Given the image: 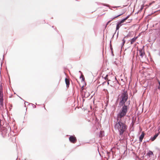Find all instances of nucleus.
Returning a JSON list of instances; mask_svg holds the SVG:
<instances>
[{"instance_id":"obj_1","label":"nucleus","mask_w":160,"mask_h":160,"mask_svg":"<svg viewBox=\"0 0 160 160\" xmlns=\"http://www.w3.org/2000/svg\"><path fill=\"white\" fill-rule=\"evenodd\" d=\"M117 122L114 125V128L115 129L118 130L119 132L120 135H122L127 129V127L125 123L120 121V120L118 121V119Z\"/></svg>"},{"instance_id":"obj_2","label":"nucleus","mask_w":160,"mask_h":160,"mask_svg":"<svg viewBox=\"0 0 160 160\" xmlns=\"http://www.w3.org/2000/svg\"><path fill=\"white\" fill-rule=\"evenodd\" d=\"M128 99V95L127 91L124 90L120 96V101L119 105L122 106L125 104V103Z\"/></svg>"},{"instance_id":"obj_3","label":"nucleus","mask_w":160,"mask_h":160,"mask_svg":"<svg viewBox=\"0 0 160 160\" xmlns=\"http://www.w3.org/2000/svg\"><path fill=\"white\" fill-rule=\"evenodd\" d=\"M122 106V107L120 109L119 112L118 114V117L119 118H121L125 116L128 111V105L124 104Z\"/></svg>"},{"instance_id":"obj_4","label":"nucleus","mask_w":160,"mask_h":160,"mask_svg":"<svg viewBox=\"0 0 160 160\" xmlns=\"http://www.w3.org/2000/svg\"><path fill=\"white\" fill-rule=\"evenodd\" d=\"M69 139L70 142L72 143H75L77 141L76 138L74 135L70 136Z\"/></svg>"},{"instance_id":"obj_5","label":"nucleus","mask_w":160,"mask_h":160,"mask_svg":"<svg viewBox=\"0 0 160 160\" xmlns=\"http://www.w3.org/2000/svg\"><path fill=\"white\" fill-rule=\"evenodd\" d=\"M90 95L89 93L88 92H82V98H87Z\"/></svg>"},{"instance_id":"obj_6","label":"nucleus","mask_w":160,"mask_h":160,"mask_svg":"<svg viewBox=\"0 0 160 160\" xmlns=\"http://www.w3.org/2000/svg\"><path fill=\"white\" fill-rule=\"evenodd\" d=\"M123 23V22L121 20L117 22L116 27V31L119 29L120 27L122 26V23Z\"/></svg>"},{"instance_id":"obj_7","label":"nucleus","mask_w":160,"mask_h":160,"mask_svg":"<svg viewBox=\"0 0 160 160\" xmlns=\"http://www.w3.org/2000/svg\"><path fill=\"white\" fill-rule=\"evenodd\" d=\"M160 133V132H159L157 133H156L150 139V140H151L152 141H154L156 138L158 137V136L159 135Z\"/></svg>"},{"instance_id":"obj_8","label":"nucleus","mask_w":160,"mask_h":160,"mask_svg":"<svg viewBox=\"0 0 160 160\" xmlns=\"http://www.w3.org/2000/svg\"><path fill=\"white\" fill-rule=\"evenodd\" d=\"M3 94L2 92L0 91V102L1 105H3Z\"/></svg>"},{"instance_id":"obj_9","label":"nucleus","mask_w":160,"mask_h":160,"mask_svg":"<svg viewBox=\"0 0 160 160\" xmlns=\"http://www.w3.org/2000/svg\"><path fill=\"white\" fill-rule=\"evenodd\" d=\"M144 47H143V48ZM139 52L140 53V56L142 57V58L144 55L145 54V53L144 52V50L143 49H140L139 50Z\"/></svg>"},{"instance_id":"obj_10","label":"nucleus","mask_w":160,"mask_h":160,"mask_svg":"<svg viewBox=\"0 0 160 160\" xmlns=\"http://www.w3.org/2000/svg\"><path fill=\"white\" fill-rule=\"evenodd\" d=\"M126 11V10H125V9H123L122 10V13L115 17H112V18H111V21L112 20L114 19L117 18V17H118L120 16H121V15H122L123 14H124L125 12Z\"/></svg>"},{"instance_id":"obj_11","label":"nucleus","mask_w":160,"mask_h":160,"mask_svg":"<svg viewBox=\"0 0 160 160\" xmlns=\"http://www.w3.org/2000/svg\"><path fill=\"white\" fill-rule=\"evenodd\" d=\"M129 36V35H128L125 36V37H124V38L122 39V42L121 45L122 48L123 47V46L124 45V44L126 42V40L125 39V38H127Z\"/></svg>"},{"instance_id":"obj_12","label":"nucleus","mask_w":160,"mask_h":160,"mask_svg":"<svg viewBox=\"0 0 160 160\" xmlns=\"http://www.w3.org/2000/svg\"><path fill=\"white\" fill-rule=\"evenodd\" d=\"M65 82L66 85V87L67 88H68L69 87L70 84V81L69 79H68L66 78L65 79Z\"/></svg>"},{"instance_id":"obj_13","label":"nucleus","mask_w":160,"mask_h":160,"mask_svg":"<svg viewBox=\"0 0 160 160\" xmlns=\"http://www.w3.org/2000/svg\"><path fill=\"white\" fill-rule=\"evenodd\" d=\"M138 38V36H137L136 37H134L133 38H132V39H131L130 40L131 44H132L134 43V42L136 41V39Z\"/></svg>"},{"instance_id":"obj_14","label":"nucleus","mask_w":160,"mask_h":160,"mask_svg":"<svg viewBox=\"0 0 160 160\" xmlns=\"http://www.w3.org/2000/svg\"><path fill=\"white\" fill-rule=\"evenodd\" d=\"M147 155L149 157H152V155L153 156L154 154L152 151H149L147 153Z\"/></svg>"},{"instance_id":"obj_15","label":"nucleus","mask_w":160,"mask_h":160,"mask_svg":"<svg viewBox=\"0 0 160 160\" xmlns=\"http://www.w3.org/2000/svg\"><path fill=\"white\" fill-rule=\"evenodd\" d=\"M144 3H143V4L141 6V8L140 9V10H139L137 13H136V14L137 13L138 14L139 12H141L142 11V10L143 9V8L144 7Z\"/></svg>"},{"instance_id":"obj_16","label":"nucleus","mask_w":160,"mask_h":160,"mask_svg":"<svg viewBox=\"0 0 160 160\" xmlns=\"http://www.w3.org/2000/svg\"><path fill=\"white\" fill-rule=\"evenodd\" d=\"M97 3L98 4V5L101 4H102V5H103V6H106L107 7H108V8H110L109 7V5L103 4V3H101L100 2H97Z\"/></svg>"},{"instance_id":"obj_17","label":"nucleus","mask_w":160,"mask_h":160,"mask_svg":"<svg viewBox=\"0 0 160 160\" xmlns=\"http://www.w3.org/2000/svg\"><path fill=\"white\" fill-rule=\"evenodd\" d=\"M145 135V133L143 132H142L141 134L139 136V137L143 139Z\"/></svg>"},{"instance_id":"obj_18","label":"nucleus","mask_w":160,"mask_h":160,"mask_svg":"<svg viewBox=\"0 0 160 160\" xmlns=\"http://www.w3.org/2000/svg\"><path fill=\"white\" fill-rule=\"evenodd\" d=\"M104 136V132L102 131H100L99 133V137H102Z\"/></svg>"},{"instance_id":"obj_19","label":"nucleus","mask_w":160,"mask_h":160,"mask_svg":"<svg viewBox=\"0 0 160 160\" xmlns=\"http://www.w3.org/2000/svg\"><path fill=\"white\" fill-rule=\"evenodd\" d=\"M130 15H128V16H126L125 18H123L122 19H121V20L124 22L130 16Z\"/></svg>"},{"instance_id":"obj_20","label":"nucleus","mask_w":160,"mask_h":160,"mask_svg":"<svg viewBox=\"0 0 160 160\" xmlns=\"http://www.w3.org/2000/svg\"><path fill=\"white\" fill-rule=\"evenodd\" d=\"M104 90L105 91H106V92H105V93L107 95L108 93V91L107 89H104ZM109 97L108 95H107V98L108 99V101L107 102H109Z\"/></svg>"},{"instance_id":"obj_21","label":"nucleus","mask_w":160,"mask_h":160,"mask_svg":"<svg viewBox=\"0 0 160 160\" xmlns=\"http://www.w3.org/2000/svg\"><path fill=\"white\" fill-rule=\"evenodd\" d=\"M111 53L112 55V56H114V54L113 53V52L112 51V48L111 47Z\"/></svg>"},{"instance_id":"obj_22","label":"nucleus","mask_w":160,"mask_h":160,"mask_svg":"<svg viewBox=\"0 0 160 160\" xmlns=\"http://www.w3.org/2000/svg\"><path fill=\"white\" fill-rule=\"evenodd\" d=\"M82 78V81H84V80H85V78H84V77L83 76H82V75H81L80 77V78Z\"/></svg>"},{"instance_id":"obj_23","label":"nucleus","mask_w":160,"mask_h":160,"mask_svg":"<svg viewBox=\"0 0 160 160\" xmlns=\"http://www.w3.org/2000/svg\"><path fill=\"white\" fill-rule=\"evenodd\" d=\"M110 150H111V152H112V158H114V153H113V152L112 151V149L111 148V149H110Z\"/></svg>"},{"instance_id":"obj_24","label":"nucleus","mask_w":160,"mask_h":160,"mask_svg":"<svg viewBox=\"0 0 160 160\" xmlns=\"http://www.w3.org/2000/svg\"><path fill=\"white\" fill-rule=\"evenodd\" d=\"M143 139L139 137V143H140L141 142H142V140Z\"/></svg>"},{"instance_id":"obj_25","label":"nucleus","mask_w":160,"mask_h":160,"mask_svg":"<svg viewBox=\"0 0 160 160\" xmlns=\"http://www.w3.org/2000/svg\"><path fill=\"white\" fill-rule=\"evenodd\" d=\"M143 139L139 137V143H140L141 142H142V140Z\"/></svg>"},{"instance_id":"obj_26","label":"nucleus","mask_w":160,"mask_h":160,"mask_svg":"<svg viewBox=\"0 0 160 160\" xmlns=\"http://www.w3.org/2000/svg\"><path fill=\"white\" fill-rule=\"evenodd\" d=\"M126 149L125 150H124V152L123 153V154H125V153H126V152L127 153V148H126Z\"/></svg>"},{"instance_id":"obj_27","label":"nucleus","mask_w":160,"mask_h":160,"mask_svg":"<svg viewBox=\"0 0 160 160\" xmlns=\"http://www.w3.org/2000/svg\"><path fill=\"white\" fill-rule=\"evenodd\" d=\"M28 104L29 105V104H28V102H25V106H26V104ZM26 107V106H25Z\"/></svg>"},{"instance_id":"obj_28","label":"nucleus","mask_w":160,"mask_h":160,"mask_svg":"<svg viewBox=\"0 0 160 160\" xmlns=\"http://www.w3.org/2000/svg\"><path fill=\"white\" fill-rule=\"evenodd\" d=\"M111 77L112 78H113V79H114L115 78V79L116 80V77L114 76H113L112 77V76H111Z\"/></svg>"},{"instance_id":"obj_29","label":"nucleus","mask_w":160,"mask_h":160,"mask_svg":"<svg viewBox=\"0 0 160 160\" xmlns=\"http://www.w3.org/2000/svg\"><path fill=\"white\" fill-rule=\"evenodd\" d=\"M120 7V6H118V7L114 6V7H112V8H119V7Z\"/></svg>"},{"instance_id":"obj_30","label":"nucleus","mask_w":160,"mask_h":160,"mask_svg":"<svg viewBox=\"0 0 160 160\" xmlns=\"http://www.w3.org/2000/svg\"><path fill=\"white\" fill-rule=\"evenodd\" d=\"M110 22V20L107 23V24H106V26H105V27H106L108 23H109Z\"/></svg>"},{"instance_id":"obj_31","label":"nucleus","mask_w":160,"mask_h":160,"mask_svg":"<svg viewBox=\"0 0 160 160\" xmlns=\"http://www.w3.org/2000/svg\"><path fill=\"white\" fill-rule=\"evenodd\" d=\"M31 104H32V106L34 108H36V106L35 105H34L32 103H31Z\"/></svg>"},{"instance_id":"obj_32","label":"nucleus","mask_w":160,"mask_h":160,"mask_svg":"<svg viewBox=\"0 0 160 160\" xmlns=\"http://www.w3.org/2000/svg\"><path fill=\"white\" fill-rule=\"evenodd\" d=\"M150 140V139H149V140H147V141H144V143H146V142H148Z\"/></svg>"},{"instance_id":"obj_33","label":"nucleus","mask_w":160,"mask_h":160,"mask_svg":"<svg viewBox=\"0 0 160 160\" xmlns=\"http://www.w3.org/2000/svg\"><path fill=\"white\" fill-rule=\"evenodd\" d=\"M154 1H153V2H152V3H150L149 4V5H150H150H152V3H154Z\"/></svg>"},{"instance_id":"obj_34","label":"nucleus","mask_w":160,"mask_h":160,"mask_svg":"<svg viewBox=\"0 0 160 160\" xmlns=\"http://www.w3.org/2000/svg\"><path fill=\"white\" fill-rule=\"evenodd\" d=\"M158 83L159 84V86H160V82L159 80H158Z\"/></svg>"},{"instance_id":"obj_35","label":"nucleus","mask_w":160,"mask_h":160,"mask_svg":"<svg viewBox=\"0 0 160 160\" xmlns=\"http://www.w3.org/2000/svg\"><path fill=\"white\" fill-rule=\"evenodd\" d=\"M158 89H159L160 90V86H158Z\"/></svg>"},{"instance_id":"obj_36","label":"nucleus","mask_w":160,"mask_h":160,"mask_svg":"<svg viewBox=\"0 0 160 160\" xmlns=\"http://www.w3.org/2000/svg\"><path fill=\"white\" fill-rule=\"evenodd\" d=\"M82 100L83 102L85 100V99H84V98H82Z\"/></svg>"},{"instance_id":"obj_37","label":"nucleus","mask_w":160,"mask_h":160,"mask_svg":"<svg viewBox=\"0 0 160 160\" xmlns=\"http://www.w3.org/2000/svg\"><path fill=\"white\" fill-rule=\"evenodd\" d=\"M118 33H117V38H118Z\"/></svg>"},{"instance_id":"obj_38","label":"nucleus","mask_w":160,"mask_h":160,"mask_svg":"<svg viewBox=\"0 0 160 160\" xmlns=\"http://www.w3.org/2000/svg\"><path fill=\"white\" fill-rule=\"evenodd\" d=\"M109 81H110V80H108V85L109 84Z\"/></svg>"},{"instance_id":"obj_39","label":"nucleus","mask_w":160,"mask_h":160,"mask_svg":"<svg viewBox=\"0 0 160 160\" xmlns=\"http://www.w3.org/2000/svg\"><path fill=\"white\" fill-rule=\"evenodd\" d=\"M79 72H80L81 74H82V72H81L80 71H79Z\"/></svg>"},{"instance_id":"obj_40","label":"nucleus","mask_w":160,"mask_h":160,"mask_svg":"<svg viewBox=\"0 0 160 160\" xmlns=\"http://www.w3.org/2000/svg\"><path fill=\"white\" fill-rule=\"evenodd\" d=\"M126 6H127V5H123V7H124Z\"/></svg>"},{"instance_id":"obj_41","label":"nucleus","mask_w":160,"mask_h":160,"mask_svg":"<svg viewBox=\"0 0 160 160\" xmlns=\"http://www.w3.org/2000/svg\"><path fill=\"white\" fill-rule=\"evenodd\" d=\"M107 105H108V104H107H107H106V106H107Z\"/></svg>"},{"instance_id":"obj_42","label":"nucleus","mask_w":160,"mask_h":160,"mask_svg":"<svg viewBox=\"0 0 160 160\" xmlns=\"http://www.w3.org/2000/svg\"><path fill=\"white\" fill-rule=\"evenodd\" d=\"M19 98H21V99H22V98L21 97H19Z\"/></svg>"},{"instance_id":"obj_43","label":"nucleus","mask_w":160,"mask_h":160,"mask_svg":"<svg viewBox=\"0 0 160 160\" xmlns=\"http://www.w3.org/2000/svg\"><path fill=\"white\" fill-rule=\"evenodd\" d=\"M110 127V125H109V127Z\"/></svg>"}]
</instances>
